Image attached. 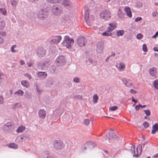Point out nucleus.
<instances>
[{
  "label": "nucleus",
  "mask_w": 158,
  "mask_h": 158,
  "mask_svg": "<svg viewBox=\"0 0 158 158\" xmlns=\"http://www.w3.org/2000/svg\"><path fill=\"white\" fill-rule=\"evenodd\" d=\"M153 50L154 51L158 52V48L155 47L153 48Z\"/></svg>",
  "instance_id": "64"
},
{
  "label": "nucleus",
  "mask_w": 158,
  "mask_h": 158,
  "mask_svg": "<svg viewBox=\"0 0 158 158\" xmlns=\"http://www.w3.org/2000/svg\"><path fill=\"white\" fill-rule=\"evenodd\" d=\"M124 33V31L123 30H118L116 32V35L117 36H123Z\"/></svg>",
  "instance_id": "30"
},
{
  "label": "nucleus",
  "mask_w": 158,
  "mask_h": 158,
  "mask_svg": "<svg viewBox=\"0 0 158 158\" xmlns=\"http://www.w3.org/2000/svg\"><path fill=\"white\" fill-rule=\"evenodd\" d=\"M49 71L51 73L54 74L57 73L58 72V70L54 65H52L49 68Z\"/></svg>",
  "instance_id": "21"
},
{
  "label": "nucleus",
  "mask_w": 158,
  "mask_h": 158,
  "mask_svg": "<svg viewBox=\"0 0 158 158\" xmlns=\"http://www.w3.org/2000/svg\"><path fill=\"white\" fill-rule=\"evenodd\" d=\"M47 75L45 72L40 71L36 73L37 77L41 80L45 79L47 77Z\"/></svg>",
  "instance_id": "11"
},
{
  "label": "nucleus",
  "mask_w": 158,
  "mask_h": 158,
  "mask_svg": "<svg viewBox=\"0 0 158 158\" xmlns=\"http://www.w3.org/2000/svg\"><path fill=\"white\" fill-rule=\"evenodd\" d=\"M3 98L2 96H0V104H3Z\"/></svg>",
  "instance_id": "56"
},
{
  "label": "nucleus",
  "mask_w": 158,
  "mask_h": 158,
  "mask_svg": "<svg viewBox=\"0 0 158 158\" xmlns=\"http://www.w3.org/2000/svg\"><path fill=\"white\" fill-rule=\"evenodd\" d=\"M22 104L21 102L17 103L15 104L12 106V108L14 110H15L17 108H19L22 107Z\"/></svg>",
  "instance_id": "29"
},
{
  "label": "nucleus",
  "mask_w": 158,
  "mask_h": 158,
  "mask_svg": "<svg viewBox=\"0 0 158 158\" xmlns=\"http://www.w3.org/2000/svg\"><path fill=\"white\" fill-rule=\"evenodd\" d=\"M0 11L1 13L4 15H6L7 14V11L5 8H0Z\"/></svg>",
  "instance_id": "37"
},
{
  "label": "nucleus",
  "mask_w": 158,
  "mask_h": 158,
  "mask_svg": "<svg viewBox=\"0 0 158 158\" xmlns=\"http://www.w3.org/2000/svg\"><path fill=\"white\" fill-rule=\"evenodd\" d=\"M124 10L127 16L129 18H131L132 16L131 12L130 7L126 6L124 9Z\"/></svg>",
  "instance_id": "22"
},
{
  "label": "nucleus",
  "mask_w": 158,
  "mask_h": 158,
  "mask_svg": "<svg viewBox=\"0 0 158 158\" xmlns=\"http://www.w3.org/2000/svg\"><path fill=\"white\" fill-rule=\"evenodd\" d=\"M143 37V35L140 33L136 35V38L138 39H140Z\"/></svg>",
  "instance_id": "53"
},
{
  "label": "nucleus",
  "mask_w": 158,
  "mask_h": 158,
  "mask_svg": "<svg viewBox=\"0 0 158 158\" xmlns=\"http://www.w3.org/2000/svg\"><path fill=\"white\" fill-rule=\"evenodd\" d=\"M54 81L51 77L48 78L46 81V84L48 85H51L53 84Z\"/></svg>",
  "instance_id": "24"
},
{
  "label": "nucleus",
  "mask_w": 158,
  "mask_h": 158,
  "mask_svg": "<svg viewBox=\"0 0 158 158\" xmlns=\"http://www.w3.org/2000/svg\"><path fill=\"white\" fill-rule=\"evenodd\" d=\"M117 109V106H114L110 107L109 108V110L111 111H114L116 110Z\"/></svg>",
  "instance_id": "47"
},
{
  "label": "nucleus",
  "mask_w": 158,
  "mask_h": 158,
  "mask_svg": "<svg viewBox=\"0 0 158 158\" xmlns=\"http://www.w3.org/2000/svg\"><path fill=\"white\" fill-rule=\"evenodd\" d=\"M52 11L54 15H57L61 12L62 9L60 6L55 5L52 6Z\"/></svg>",
  "instance_id": "9"
},
{
  "label": "nucleus",
  "mask_w": 158,
  "mask_h": 158,
  "mask_svg": "<svg viewBox=\"0 0 158 158\" xmlns=\"http://www.w3.org/2000/svg\"><path fill=\"white\" fill-rule=\"evenodd\" d=\"M27 17L29 19H31L34 16V14L32 13H28L27 14Z\"/></svg>",
  "instance_id": "40"
},
{
  "label": "nucleus",
  "mask_w": 158,
  "mask_h": 158,
  "mask_svg": "<svg viewBox=\"0 0 158 158\" xmlns=\"http://www.w3.org/2000/svg\"><path fill=\"white\" fill-rule=\"evenodd\" d=\"M62 37L60 35H57L55 36L54 38L51 40V42L52 43L57 44L61 40Z\"/></svg>",
  "instance_id": "16"
},
{
  "label": "nucleus",
  "mask_w": 158,
  "mask_h": 158,
  "mask_svg": "<svg viewBox=\"0 0 158 158\" xmlns=\"http://www.w3.org/2000/svg\"><path fill=\"white\" fill-rule=\"evenodd\" d=\"M143 50L144 52H147V48L146 45L143 44Z\"/></svg>",
  "instance_id": "52"
},
{
  "label": "nucleus",
  "mask_w": 158,
  "mask_h": 158,
  "mask_svg": "<svg viewBox=\"0 0 158 158\" xmlns=\"http://www.w3.org/2000/svg\"><path fill=\"white\" fill-rule=\"evenodd\" d=\"M121 80L125 86L127 87H130L132 85V81L129 79L123 77Z\"/></svg>",
  "instance_id": "13"
},
{
  "label": "nucleus",
  "mask_w": 158,
  "mask_h": 158,
  "mask_svg": "<svg viewBox=\"0 0 158 158\" xmlns=\"http://www.w3.org/2000/svg\"><path fill=\"white\" fill-rule=\"evenodd\" d=\"M4 42V39L2 37L0 36V44H2Z\"/></svg>",
  "instance_id": "60"
},
{
  "label": "nucleus",
  "mask_w": 158,
  "mask_h": 158,
  "mask_svg": "<svg viewBox=\"0 0 158 158\" xmlns=\"http://www.w3.org/2000/svg\"><path fill=\"white\" fill-rule=\"evenodd\" d=\"M109 32H104L102 33V35L103 36H109L111 35V33H109Z\"/></svg>",
  "instance_id": "46"
},
{
  "label": "nucleus",
  "mask_w": 158,
  "mask_h": 158,
  "mask_svg": "<svg viewBox=\"0 0 158 158\" xmlns=\"http://www.w3.org/2000/svg\"><path fill=\"white\" fill-rule=\"evenodd\" d=\"M38 114L40 118L44 119L46 116V111L44 109H41L39 111Z\"/></svg>",
  "instance_id": "20"
},
{
  "label": "nucleus",
  "mask_w": 158,
  "mask_h": 158,
  "mask_svg": "<svg viewBox=\"0 0 158 158\" xmlns=\"http://www.w3.org/2000/svg\"><path fill=\"white\" fill-rule=\"evenodd\" d=\"M157 14L156 12H153L152 13V15L153 17H155L156 16Z\"/></svg>",
  "instance_id": "62"
},
{
  "label": "nucleus",
  "mask_w": 158,
  "mask_h": 158,
  "mask_svg": "<svg viewBox=\"0 0 158 158\" xmlns=\"http://www.w3.org/2000/svg\"><path fill=\"white\" fill-rule=\"evenodd\" d=\"M25 129V127L23 126H21L18 127L16 130V131L19 133L22 132Z\"/></svg>",
  "instance_id": "35"
},
{
  "label": "nucleus",
  "mask_w": 158,
  "mask_h": 158,
  "mask_svg": "<svg viewBox=\"0 0 158 158\" xmlns=\"http://www.w3.org/2000/svg\"><path fill=\"white\" fill-rule=\"evenodd\" d=\"M22 85L25 87L27 88L29 86V83L26 80H23L21 82Z\"/></svg>",
  "instance_id": "31"
},
{
  "label": "nucleus",
  "mask_w": 158,
  "mask_h": 158,
  "mask_svg": "<svg viewBox=\"0 0 158 158\" xmlns=\"http://www.w3.org/2000/svg\"><path fill=\"white\" fill-rule=\"evenodd\" d=\"M153 85L155 89H158V80H155L154 81Z\"/></svg>",
  "instance_id": "39"
},
{
  "label": "nucleus",
  "mask_w": 158,
  "mask_h": 158,
  "mask_svg": "<svg viewBox=\"0 0 158 158\" xmlns=\"http://www.w3.org/2000/svg\"><path fill=\"white\" fill-rule=\"evenodd\" d=\"M103 49V45L101 42H98L97 43V52L98 53H101Z\"/></svg>",
  "instance_id": "18"
},
{
  "label": "nucleus",
  "mask_w": 158,
  "mask_h": 158,
  "mask_svg": "<svg viewBox=\"0 0 158 158\" xmlns=\"http://www.w3.org/2000/svg\"><path fill=\"white\" fill-rule=\"evenodd\" d=\"M5 23L3 21H0V29L2 30L4 28Z\"/></svg>",
  "instance_id": "41"
},
{
  "label": "nucleus",
  "mask_w": 158,
  "mask_h": 158,
  "mask_svg": "<svg viewBox=\"0 0 158 158\" xmlns=\"http://www.w3.org/2000/svg\"><path fill=\"white\" fill-rule=\"evenodd\" d=\"M117 137L116 135L114 133H112L111 134V135L110 136V133H107L105 136V138L107 139H109L110 140L112 139H116Z\"/></svg>",
  "instance_id": "19"
},
{
  "label": "nucleus",
  "mask_w": 158,
  "mask_h": 158,
  "mask_svg": "<svg viewBox=\"0 0 158 158\" xmlns=\"http://www.w3.org/2000/svg\"><path fill=\"white\" fill-rule=\"evenodd\" d=\"M24 94V92L21 89H19L14 93L15 95L16 94L18 96H22Z\"/></svg>",
  "instance_id": "33"
},
{
  "label": "nucleus",
  "mask_w": 158,
  "mask_h": 158,
  "mask_svg": "<svg viewBox=\"0 0 158 158\" xmlns=\"http://www.w3.org/2000/svg\"><path fill=\"white\" fill-rule=\"evenodd\" d=\"M130 92L132 94H135L136 93V91L133 89H130Z\"/></svg>",
  "instance_id": "58"
},
{
  "label": "nucleus",
  "mask_w": 158,
  "mask_h": 158,
  "mask_svg": "<svg viewBox=\"0 0 158 158\" xmlns=\"http://www.w3.org/2000/svg\"><path fill=\"white\" fill-rule=\"evenodd\" d=\"M4 75L3 74L0 73V83L4 81Z\"/></svg>",
  "instance_id": "44"
},
{
  "label": "nucleus",
  "mask_w": 158,
  "mask_h": 158,
  "mask_svg": "<svg viewBox=\"0 0 158 158\" xmlns=\"http://www.w3.org/2000/svg\"><path fill=\"white\" fill-rule=\"evenodd\" d=\"M73 98L76 99H77L80 100H81L82 99V97L81 95H76L75 96H73Z\"/></svg>",
  "instance_id": "45"
},
{
  "label": "nucleus",
  "mask_w": 158,
  "mask_h": 158,
  "mask_svg": "<svg viewBox=\"0 0 158 158\" xmlns=\"http://www.w3.org/2000/svg\"><path fill=\"white\" fill-rule=\"evenodd\" d=\"M13 124L11 122H8L5 124L3 127L4 131L6 132H10L13 129Z\"/></svg>",
  "instance_id": "8"
},
{
  "label": "nucleus",
  "mask_w": 158,
  "mask_h": 158,
  "mask_svg": "<svg viewBox=\"0 0 158 158\" xmlns=\"http://www.w3.org/2000/svg\"><path fill=\"white\" fill-rule=\"evenodd\" d=\"M142 151V146L141 144H139L137 146L136 148V152L135 151V148L134 146H131L130 149V152L133 154V156L134 157H138L141 154Z\"/></svg>",
  "instance_id": "1"
},
{
  "label": "nucleus",
  "mask_w": 158,
  "mask_h": 158,
  "mask_svg": "<svg viewBox=\"0 0 158 158\" xmlns=\"http://www.w3.org/2000/svg\"><path fill=\"white\" fill-rule=\"evenodd\" d=\"M132 101L133 102H134L135 103H136L137 102V100L134 99V98L133 97H132Z\"/></svg>",
  "instance_id": "63"
},
{
  "label": "nucleus",
  "mask_w": 158,
  "mask_h": 158,
  "mask_svg": "<svg viewBox=\"0 0 158 158\" xmlns=\"http://www.w3.org/2000/svg\"><path fill=\"white\" fill-rule=\"evenodd\" d=\"M125 67V65L123 62L120 63L119 64L118 68L119 69H121Z\"/></svg>",
  "instance_id": "42"
},
{
  "label": "nucleus",
  "mask_w": 158,
  "mask_h": 158,
  "mask_svg": "<svg viewBox=\"0 0 158 158\" xmlns=\"http://www.w3.org/2000/svg\"><path fill=\"white\" fill-rule=\"evenodd\" d=\"M25 137L24 135H21L18 136L15 139V141L16 142H19L22 141L24 139Z\"/></svg>",
  "instance_id": "25"
},
{
  "label": "nucleus",
  "mask_w": 158,
  "mask_h": 158,
  "mask_svg": "<svg viewBox=\"0 0 158 158\" xmlns=\"http://www.w3.org/2000/svg\"><path fill=\"white\" fill-rule=\"evenodd\" d=\"M143 125L144 127L145 128H148L149 126V124L148 122L146 121L144 122L143 123Z\"/></svg>",
  "instance_id": "51"
},
{
  "label": "nucleus",
  "mask_w": 158,
  "mask_h": 158,
  "mask_svg": "<svg viewBox=\"0 0 158 158\" xmlns=\"http://www.w3.org/2000/svg\"><path fill=\"white\" fill-rule=\"evenodd\" d=\"M48 10L46 9H42L40 10L37 15L39 18L41 20L46 19L48 15Z\"/></svg>",
  "instance_id": "5"
},
{
  "label": "nucleus",
  "mask_w": 158,
  "mask_h": 158,
  "mask_svg": "<svg viewBox=\"0 0 158 158\" xmlns=\"http://www.w3.org/2000/svg\"><path fill=\"white\" fill-rule=\"evenodd\" d=\"M142 19V18L141 17H139L136 18L135 19V21L136 22H137L141 20Z\"/></svg>",
  "instance_id": "57"
},
{
  "label": "nucleus",
  "mask_w": 158,
  "mask_h": 158,
  "mask_svg": "<svg viewBox=\"0 0 158 158\" xmlns=\"http://www.w3.org/2000/svg\"><path fill=\"white\" fill-rule=\"evenodd\" d=\"M98 98L97 94L94 95L93 97V102L94 103H96L97 102Z\"/></svg>",
  "instance_id": "38"
},
{
  "label": "nucleus",
  "mask_w": 158,
  "mask_h": 158,
  "mask_svg": "<svg viewBox=\"0 0 158 158\" xmlns=\"http://www.w3.org/2000/svg\"><path fill=\"white\" fill-rule=\"evenodd\" d=\"M62 4L65 7H69L71 5V3L69 0H64Z\"/></svg>",
  "instance_id": "26"
},
{
  "label": "nucleus",
  "mask_w": 158,
  "mask_h": 158,
  "mask_svg": "<svg viewBox=\"0 0 158 158\" xmlns=\"http://www.w3.org/2000/svg\"><path fill=\"white\" fill-rule=\"evenodd\" d=\"M109 25V26L108 27L106 30L108 32L112 31L117 27V24L114 22L110 23Z\"/></svg>",
  "instance_id": "15"
},
{
  "label": "nucleus",
  "mask_w": 158,
  "mask_h": 158,
  "mask_svg": "<svg viewBox=\"0 0 158 158\" xmlns=\"http://www.w3.org/2000/svg\"><path fill=\"white\" fill-rule=\"evenodd\" d=\"M18 1V0H10V4L13 7H16Z\"/></svg>",
  "instance_id": "32"
},
{
  "label": "nucleus",
  "mask_w": 158,
  "mask_h": 158,
  "mask_svg": "<svg viewBox=\"0 0 158 158\" xmlns=\"http://www.w3.org/2000/svg\"><path fill=\"white\" fill-rule=\"evenodd\" d=\"M61 0H51V3H59Z\"/></svg>",
  "instance_id": "55"
},
{
  "label": "nucleus",
  "mask_w": 158,
  "mask_h": 158,
  "mask_svg": "<svg viewBox=\"0 0 158 158\" xmlns=\"http://www.w3.org/2000/svg\"><path fill=\"white\" fill-rule=\"evenodd\" d=\"M16 47V45H13L11 47V51L13 52H17V51L14 49V48H15Z\"/></svg>",
  "instance_id": "49"
},
{
  "label": "nucleus",
  "mask_w": 158,
  "mask_h": 158,
  "mask_svg": "<svg viewBox=\"0 0 158 158\" xmlns=\"http://www.w3.org/2000/svg\"><path fill=\"white\" fill-rule=\"evenodd\" d=\"M118 17L121 18H123L125 15V14L121 11L120 9H119L118 11Z\"/></svg>",
  "instance_id": "34"
},
{
  "label": "nucleus",
  "mask_w": 158,
  "mask_h": 158,
  "mask_svg": "<svg viewBox=\"0 0 158 158\" xmlns=\"http://www.w3.org/2000/svg\"><path fill=\"white\" fill-rule=\"evenodd\" d=\"M89 146V150H90L93 149L96 146V145L92 142H87L82 146V148H84V150H86V146Z\"/></svg>",
  "instance_id": "14"
},
{
  "label": "nucleus",
  "mask_w": 158,
  "mask_h": 158,
  "mask_svg": "<svg viewBox=\"0 0 158 158\" xmlns=\"http://www.w3.org/2000/svg\"><path fill=\"white\" fill-rule=\"evenodd\" d=\"M140 107H139V105H136L135 106V108L136 110L137 111V110H139Z\"/></svg>",
  "instance_id": "61"
},
{
  "label": "nucleus",
  "mask_w": 158,
  "mask_h": 158,
  "mask_svg": "<svg viewBox=\"0 0 158 158\" xmlns=\"http://www.w3.org/2000/svg\"><path fill=\"white\" fill-rule=\"evenodd\" d=\"M78 45L82 47L85 45L87 42L84 36L78 37L77 40Z\"/></svg>",
  "instance_id": "10"
},
{
  "label": "nucleus",
  "mask_w": 158,
  "mask_h": 158,
  "mask_svg": "<svg viewBox=\"0 0 158 158\" xmlns=\"http://www.w3.org/2000/svg\"><path fill=\"white\" fill-rule=\"evenodd\" d=\"M46 52V50L41 47H39L37 50V54L38 56L40 57L44 56Z\"/></svg>",
  "instance_id": "12"
},
{
  "label": "nucleus",
  "mask_w": 158,
  "mask_h": 158,
  "mask_svg": "<svg viewBox=\"0 0 158 158\" xmlns=\"http://www.w3.org/2000/svg\"><path fill=\"white\" fill-rule=\"evenodd\" d=\"M7 146L10 148L16 149L18 148V145L15 143H11L8 144Z\"/></svg>",
  "instance_id": "28"
},
{
  "label": "nucleus",
  "mask_w": 158,
  "mask_h": 158,
  "mask_svg": "<svg viewBox=\"0 0 158 158\" xmlns=\"http://www.w3.org/2000/svg\"><path fill=\"white\" fill-rule=\"evenodd\" d=\"M158 129V123H156L152 127V134H155L156 133V131Z\"/></svg>",
  "instance_id": "23"
},
{
  "label": "nucleus",
  "mask_w": 158,
  "mask_h": 158,
  "mask_svg": "<svg viewBox=\"0 0 158 158\" xmlns=\"http://www.w3.org/2000/svg\"><path fill=\"white\" fill-rule=\"evenodd\" d=\"M66 60L65 57L63 56H58L56 59L55 63L57 66H62L65 64Z\"/></svg>",
  "instance_id": "4"
},
{
  "label": "nucleus",
  "mask_w": 158,
  "mask_h": 158,
  "mask_svg": "<svg viewBox=\"0 0 158 158\" xmlns=\"http://www.w3.org/2000/svg\"><path fill=\"white\" fill-rule=\"evenodd\" d=\"M83 123L85 125L88 126L89 124L90 121L89 119H85L84 120Z\"/></svg>",
  "instance_id": "43"
},
{
  "label": "nucleus",
  "mask_w": 158,
  "mask_h": 158,
  "mask_svg": "<svg viewBox=\"0 0 158 158\" xmlns=\"http://www.w3.org/2000/svg\"><path fill=\"white\" fill-rule=\"evenodd\" d=\"M111 14L110 11L108 10H103L100 14V18L105 20H109L111 18Z\"/></svg>",
  "instance_id": "3"
},
{
  "label": "nucleus",
  "mask_w": 158,
  "mask_h": 158,
  "mask_svg": "<svg viewBox=\"0 0 158 158\" xmlns=\"http://www.w3.org/2000/svg\"><path fill=\"white\" fill-rule=\"evenodd\" d=\"M73 43L74 40L73 38L70 39L68 36L66 35L64 37V40L61 44L63 46L69 48H71V45Z\"/></svg>",
  "instance_id": "2"
},
{
  "label": "nucleus",
  "mask_w": 158,
  "mask_h": 158,
  "mask_svg": "<svg viewBox=\"0 0 158 158\" xmlns=\"http://www.w3.org/2000/svg\"><path fill=\"white\" fill-rule=\"evenodd\" d=\"M144 112L147 116H149L150 115V112L149 110H145Z\"/></svg>",
  "instance_id": "54"
},
{
  "label": "nucleus",
  "mask_w": 158,
  "mask_h": 158,
  "mask_svg": "<svg viewBox=\"0 0 158 158\" xmlns=\"http://www.w3.org/2000/svg\"><path fill=\"white\" fill-rule=\"evenodd\" d=\"M24 76L27 77L30 80H31L32 79V77L31 75L28 73H26L24 74Z\"/></svg>",
  "instance_id": "48"
},
{
  "label": "nucleus",
  "mask_w": 158,
  "mask_h": 158,
  "mask_svg": "<svg viewBox=\"0 0 158 158\" xmlns=\"http://www.w3.org/2000/svg\"><path fill=\"white\" fill-rule=\"evenodd\" d=\"M89 10H87L85 11V20H87L89 18Z\"/></svg>",
  "instance_id": "36"
},
{
  "label": "nucleus",
  "mask_w": 158,
  "mask_h": 158,
  "mask_svg": "<svg viewBox=\"0 0 158 158\" xmlns=\"http://www.w3.org/2000/svg\"><path fill=\"white\" fill-rule=\"evenodd\" d=\"M73 81L74 82L78 83L79 82V78L77 77H75L73 78Z\"/></svg>",
  "instance_id": "50"
},
{
  "label": "nucleus",
  "mask_w": 158,
  "mask_h": 158,
  "mask_svg": "<svg viewBox=\"0 0 158 158\" xmlns=\"http://www.w3.org/2000/svg\"><path fill=\"white\" fill-rule=\"evenodd\" d=\"M25 96L27 99H31L32 98L31 94L27 91L25 92Z\"/></svg>",
  "instance_id": "27"
},
{
  "label": "nucleus",
  "mask_w": 158,
  "mask_h": 158,
  "mask_svg": "<svg viewBox=\"0 0 158 158\" xmlns=\"http://www.w3.org/2000/svg\"><path fill=\"white\" fill-rule=\"evenodd\" d=\"M50 61L49 60L41 61L39 64V65L43 70H46L50 65Z\"/></svg>",
  "instance_id": "7"
},
{
  "label": "nucleus",
  "mask_w": 158,
  "mask_h": 158,
  "mask_svg": "<svg viewBox=\"0 0 158 158\" xmlns=\"http://www.w3.org/2000/svg\"><path fill=\"white\" fill-rule=\"evenodd\" d=\"M150 74L152 77H156V75L157 73L156 68L155 67H152L150 69L149 71Z\"/></svg>",
  "instance_id": "17"
},
{
  "label": "nucleus",
  "mask_w": 158,
  "mask_h": 158,
  "mask_svg": "<svg viewBox=\"0 0 158 158\" xmlns=\"http://www.w3.org/2000/svg\"><path fill=\"white\" fill-rule=\"evenodd\" d=\"M53 146L56 149H61L64 147V144L62 141L59 139L56 140L54 141Z\"/></svg>",
  "instance_id": "6"
},
{
  "label": "nucleus",
  "mask_w": 158,
  "mask_h": 158,
  "mask_svg": "<svg viewBox=\"0 0 158 158\" xmlns=\"http://www.w3.org/2000/svg\"><path fill=\"white\" fill-rule=\"evenodd\" d=\"M87 24L89 26H90L91 25V23L89 21V19H88L87 20H85Z\"/></svg>",
  "instance_id": "59"
}]
</instances>
